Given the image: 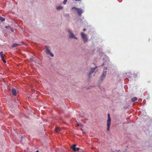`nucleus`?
Listing matches in <instances>:
<instances>
[{"instance_id": "f257e3e1", "label": "nucleus", "mask_w": 152, "mask_h": 152, "mask_svg": "<svg viewBox=\"0 0 152 152\" xmlns=\"http://www.w3.org/2000/svg\"><path fill=\"white\" fill-rule=\"evenodd\" d=\"M108 119L107 120V130L108 131H110V129L111 123V118L110 116V115L109 113L107 114Z\"/></svg>"}, {"instance_id": "f03ea898", "label": "nucleus", "mask_w": 152, "mask_h": 152, "mask_svg": "<svg viewBox=\"0 0 152 152\" xmlns=\"http://www.w3.org/2000/svg\"><path fill=\"white\" fill-rule=\"evenodd\" d=\"M107 69V68L104 67V71L102 72V74L101 77V79L102 81L103 80V79L105 77L106 74H107V71L106 70Z\"/></svg>"}, {"instance_id": "7ed1b4c3", "label": "nucleus", "mask_w": 152, "mask_h": 152, "mask_svg": "<svg viewBox=\"0 0 152 152\" xmlns=\"http://www.w3.org/2000/svg\"><path fill=\"white\" fill-rule=\"evenodd\" d=\"M81 35L84 42H87L88 39L86 35L83 32H82L81 33Z\"/></svg>"}, {"instance_id": "20e7f679", "label": "nucleus", "mask_w": 152, "mask_h": 152, "mask_svg": "<svg viewBox=\"0 0 152 152\" xmlns=\"http://www.w3.org/2000/svg\"><path fill=\"white\" fill-rule=\"evenodd\" d=\"M68 32L69 33V37L70 38H74L76 39H77V37H75L74 34L72 32V31L68 29Z\"/></svg>"}, {"instance_id": "39448f33", "label": "nucleus", "mask_w": 152, "mask_h": 152, "mask_svg": "<svg viewBox=\"0 0 152 152\" xmlns=\"http://www.w3.org/2000/svg\"><path fill=\"white\" fill-rule=\"evenodd\" d=\"M75 9L77 11V13L78 15H80L83 12V11L81 9H77L75 7H74L72 8V9Z\"/></svg>"}, {"instance_id": "423d86ee", "label": "nucleus", "mask_w": 152, "mask_h": 152, "mask_svg": "<svg viewBox=\"0 0 152 152\" xmlns=\"http://www.w3.org/2000/svg\"><path fill=\"white\" fill-rule=\"evenodd\" d=\"M0 55L1 58L2 60L3 61L4 63H6V60L4 59V56L3 55V53L2 51L0 52Z\"/></svg>"}, {"instance_id": "0eeeda50", "label": "nucleus", "mask_w": 152, "mask_h": 152, "mask_svg": "<svg viewBox=\"0 0 152 152\" xmlns=\"http://www.w3.org/2000/svg\"><path fill=\"white\" fill-rule=\"evenodd\" d=\"M76 145L73 144L71 147V148L73 150L75 151H78L79 150L80 148H76Z\"/></svg>"}, {"instance_id": "6e6552de", "label": "nucleus", "mask_w": 152, "mask_h": 152, "mask_svg": "<svg viewBox=\"0 0 152 152\" xmlns=\"http://www.w3.org/2000/svg\"><path fill=\"white\" fill-rule=\"evenodd\" d=\"M45 51L47 54L50 55L51 56L53 57L54 56L53 54L51 53L50 51L49 50L48 48H47Z\"/></svg>"}, {"instance_id": "1a4fd4ad", "label": "nucleus", "mask_w": 152, "mask_h": 152, "mask_svg": "<svg viewBox=\"0 0 152 152\" xmlns=\"http://www.w3.org/2000/svg\"><path fill=\"white\" fill-rule=\"evenodd\" d=\"M97 66H96L95 68H92L91 69V71L88 74V76L90 77L92 73H93L94 71L97 68Z\"/></svg>"}, {"instance_id": "9d476101", "label": "nucleus", "mask_w": 152, "mask_h": 152, "mask_svg": "<svg viewBox=\"0 0 152 152\" xmlns=\"http://www.w3.org/2000/svg\"><path fill=\"white\" fill-rule=\"evenodd\" d=\"M22 44V43L20 42L19 43H15L12 44L11 46L12 48L21 45Z\"/></svg>"}, {"instance_id": "9b49d317", "label": "nucleus", "mask_w": 152, "mask_h": 152, "mask_svg": "<svg viewBox=\"0 0 152 152\" xmlns=\"http://www.w3.org/2000/svg\"><path fill=\"white\" fill-rule=\"evenodd\" d=\"M10 91L12 92V94L15 96L16 95V91L14 88H12L11 91V90Z\"/></svg>"}, {"instance_id": "f8f14e48", "label": "nucleus", "mask_w": 152, "mask_h": 152, "mask_svg": "<svg viewBox=\"0 0 152 152\" xmlns=\"http://www.w3.org/2000/svg\"><path fill=\"white\" fill-rule=\"evenodd\" d=\"M61 130L60 128L58 127H56L55 128V131L56 132L58 133L60 132Z\"/></svg>"}, {"instance_id": "ddd939ff", "label": "nucleus", "mask_w": 152, "mask_h": 152, "mask_svg": "<svg viewBox=\"0 0 152 152\" xmlns=\"http://www.w3.org/2000/svg\"><path fill=\"white\" fill-rule=\"evenodd\" d=\"M137 99H138L137 97H134L131 99V100L132 102H134L136 101L137 100Z\"/></svg>"}, {"instance_id": "4468645a", "label": "nucleus", "mask_w": 152, "mask_h": 152, "mask_svg": "<svg viewBox=\"0 0 152 152\" xmlns=\"http://www.w3.org/2000/svg\"><path fill=\"white\" fill-rule=\"evenodd\" d=\"M62 8H63L61 6H59L57 7H56V9L57 10H59L61 9Z\"/></svg>"}, {"instance_id": "2eb2a0df", "label": "nucleus", "mask_w": 152, "mask_h": 152, "mask_svg": "<svg viewBox=\"0 0 152 152\" xmlns=\"http://www.w3.org/2000/svg\"><path fill=\"white\" fill-rule=\"evenodd\" d=\"M0 20L2 21H4L5 20V18L1 17H0Z\"/></svg>"}, {"instance_id": "dca6fc26", "label": "nucleus", "mask_w": 152, "mask_h": 152, "mask_svg": "<svg viewBox=\"0 0 152 152\" xmlns=\"http://www.w3.org/2000/svg\"><path fill=\"white\" fill-rule=\"evenodd\" d=\"M67 0H64L63 2V4H65L66 3V2L67 1Z\"/></svg>"}, {"instance_id": "f3484780", "label": "nucleus", "mask_w": 152, "mask_h": 152, "mask_svg": "<svg viewBox=\"0 0 152 152\" xmlns=\"http://www.w3.org/2000/svg\"><path fill=\"white\" fill-rule=\"evenodd\" d=\"M77 125L78 126H82V127H83V125L82 124H81V123L78 124Z\"/></svg>"}, {"instance_id": "a211bd4d", "label": "nucleus", "mask_w": 152, "mask_h": 152, "mask_svg": "<svg viewBox=\"0 0 152 152\" xmlns=\"http://www.w3.org/2000/svg\"><path fill=\"white\" fill-rule=\"evenodd\" d=\"M5 28H6L7 29V28H8V26H6L5 27Z\"/></svg>"}, {"instance_id": "6ab92c4d", "label": "nucleus", "mask_w": 152, "mask_h": 152, "mask_svg": "<svg viewBox=\"0 0 152 152\" xmlns=\"http://www.w3.org/2000/svg\"><path fill=\"white\" fill-rule=\"evenodd\" d=\"M86 29L85 28H84V29H83V31H86Z\"/></svg>"}, {"instance_id": "aec40b11", "label": "nucleus", "mask_w": 152, "mask_h": 152, "mask_svg": "<svg viewBox=\"0 0 152 152\" xmlns=\"http://www.w3.org/2000/svg\"><path fill=\"white\" fill-rule=\"evenodd\" d=\"M128 74V73H126V74ZM128 75H130V74L129 73H128Z\"/></svg>"}, {"instance_id": "412c9836", "label": "nucleus", "mask_w": 152, "mask_h": 152, "mask_svg": "<svg viewBox=\"0 0 152 152\" xmlns=\"http://www.w3.org/2000/svg\"><path fill=\"white\" fill-rule=\"evenodd\" d=\"M75 0L76 1H80L81 0Z\"/></svg>"}, {"instance_id": "4be33fe9", "label": "nucleus", "mask_w": 152, "mask_h": 152, "mask_svg": "<svg viewBox=\"0 0 152 152\" xmlns=\"http://www.w3.org/2000/svg\"><path fill=\"white\" fill-rule=\"evenodd\" d=\"M36 152H39V151H37Z\"/></svg>"}]
</instances>
